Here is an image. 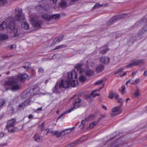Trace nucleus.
Instances as JSON below:
<instances>
[{
	"label": "nucleus",
	"mask_w": 147,
	"mask_h": 147,
	"mask_svg": "<svg viewBox=\"0 0 147 147\" xmlns=\"http://www.w3.org/2000/svg\"><path fill=\"white\" fill-rule=\"evenodd\" d=\"M68 79L67 80H62L60 83L57 82L53 91L54 93H59L61 88H68L70 87H74L78 84V82L75 80L77 77V73L75 71L73 70L70 72L67 73Z\"/></svg>",
	"instance_id": "f257e3e1"
},
{
	"label": "nucleus",
	"mask_w": 147,
	"mask_h": 147,
	"mask_svg": "<svg viewBox=\"0 0 147 147\" xmlns=\"http://www.w3.org/2000/svg\"><path fill=\"white\" fill-rule=\"evenodd\" d=\"M28 77L26 74H20L16 78H13L10 79L4 83V87L7 90L11 88V90L15 91L20 89V84L19 83V80L23 81Z\"/></svg>",
	"instance_id": "f03ea898"
},
{
	"label": "nucleus",
	"mask_w": 147,
	"mask_h": 147,
	"mask_svg": "<svg viewBox=\"0 0 147 147\" xmlns=\"http://www.w3.org/2000/svg\"><path fill=\"white\" fill-rule=\"evenodd\" d=\"M6 22L3 21L0 25V30L3 31L7 28L10 33L13 34L14 37H18L19 36L18 30L15 26L13 18L9 17L6 18Z\"/></svg>",
	"instance_id": "7ed1b4c3"
},
{
	"label": "nucleus",
	"mask_w": 147,
	"mask_h": 147,
	"mask_svg": "<svg viewBox=\"0 0 147 147\" xmlns=\"http://www.w3.org/2000/svg\"><path fill=\"white\" fill-rule=\"evenodd\" d=\"M15 12L16 14L14 18L11 17L13 19V22L15 24V21L19 22H21L24 19V17L22 13V9L21 8H17L15 9Z\"/></svg>",
	"instance_id": "20e7f679"
},
{
	"label": "nucleus",
	"mask_w": 147,
	"mask_h": 147,
	"mask_svg": "<svg viewBox=\"0 0 147 147\" xmlns=\"http://www.w3.org/2000/svg\"><path fill=\"white\" fill-rule=\"evenodd\" d=\"M126 16L127 14L125 13L114 16L107 22V25L110 26L117 22L119 19L125 17Z\"/></svg>",
	"instance_id": "39448f33"
},
{
	"label": "nucleus",
	"mask_w": 147,
	"mask_h": 147,
	"mask_svg": "<svg viewBox=\"0 0 147 147\" xmlns=\"http://www.w3.org/2000/svg\"><path fill=\"white\" fill-rule=\"evenodd\" d=\"M31 21L33 26L37 28H40L42 24V22L40 20H38L36 18H32L31 19Z\"/></svg>",
	"instance_id": "423d86ee"
},
{
	"label": "nucleus",
	"mask_w": 147,
	"mask_h": 147,
	"mask_svg": "<svg viewBox=\"0 0 147 147\" xmlns=\"http://www.w3.org/2000/svg\"><path fill=\"white\" fill-rule=\"evenodd\" d=\"M144 62V61L142 59L135 60L133 61L127 65L126 67L127 68H129L131 67L134 66H137L138 65Z\"/></svg>",
	"instance_id": "0eeeda50"
},
{
	"label": "nucleus",
	"mask_w": 147,
	"mask_h": 147,
	"mask_svg": "<svg viewBox=\"0 0 147 147\" xmlns=\"http://www.w3.org/2000/svg\"><path fill=\"white\" fill-rule=\"evenodd\" d=\"M32 96H33L34 95H37L39 94L40 91V88L38 86H35L34 88L29 90Z\"/></svg>",
	"instance_id": "6e6552de"
},
{
	"label": "nucleus",
	"mask_w": 147,
	"mask_h": 147,
	"mask_svg": "<svg viewBox=\"0 0 147 147\" xmlns=\"http://www.w3.org/2000/svg\"><path fill=\"white\" fill-rule=\"evenodd\" d=\"M22 97L24 98H31L32 97L30 92L29 89H27L22 94Z\"/></svg>",
	"instance_id": "1a4fd4ad"
},
{
	"label": "nucleus",
	"mask_w": 147,
	"mask_h": 147,
	"mask_svg": "<svg viewBox=\"0 0 147 147\" xmlns=\"http://www.w3.org/2000/svg\"><path fill=\"white\" fill-rule=\"evenodd\" d=\"M59 5L61 7L65 8L68 6L67 4V0H58Z\"/></svg>",
	"instance_id": "9d476101"
},
{
	"label": "nucleus",
	"mask_w": 147,
	"mask_h": 147,
	"mask_svg": "<svg viewBox=\"0 0 147 147\" xmlns=\"http://www.w3.org/2000/svg\"><path fill=\"white\" fill-rule=\"evenodd\" d=\"M83 64L78 63V64L75 67V69H76L77 71L80 74H83L84 72L85 69H84L81 68V67L82 66Z\"/></svg>",
	"instance_id": "9b49d317"
},
{
	"label": "nucleus",
	"mask_w": 147,
	"mask_h": 147,
	"mask_svg": "<svg viewBox=\"0 0 147 147\" xmlns=\"http://www.w3.org/2000/svg\"><path fill=\"white\" fill-rule=\"evenodd\" d=\"M99 59L102 63L107 64L109 63L110 61L109 58L105 56H102L100 57Z\"/></svg>",
	"instance_id": "f8f14e48"
},
{
	"label": "nucleus",
	"mask_w": 147,
	"mask_h": 147,
	"mask_svg": "<svg viewBox=\"0 0 147 147\" xmlns=\"http://www.w3.org/2000/svg\"><path fill=\"white\" fill-rule=\"evenodd\" d=\"M121 138L117 139V142H115V143H114L113 144H112L110 145L109 146H106V147H119L120 146H119V145L122 143L121 142Z\"/></svg>",
	"instance_id": "ddd939ff"
},
{
	"label": "nucleus",
	"mask_w": 147,
	"mask_h": 147,
	"mask_svg": "<svg viewBox=\"0 0 147 147\" xmlns=\"http://www.w3.org/2000/svg\"><path fill=\"white\" fill-rule=\"evenodd\" d=\"M37 10L40 13H42L45 10H47V9L46 7H43V5H39L36 7Z\"/></svg>",
	"instance_id": "4468645a"
},
{
	"label": "nucleus",
	"mask_w": 147,
	"mask_h": 147,
	"mask_svg": "<svg viewBox=\"0 0 147 147\" xmlns=\"http://www.w3.org/2000/svg\"><path fill=\"white\" fill-rule=\"evenodd\" d=\"M106 81V80L105 79H103L102 80H99L97 82H95L94 84V85H100L101 84L102 85V86L100 88L99 90L101 89L105 85V83Z\"/></svg>",
	"instance_id": "2eb2a0df"
},
{
	"label": "nucleus",
	"mask_w": 147,
	"mask_h": 147,
	"mask_svg": "<svg viewBox=\"0 0 147 147\" xmlns=\"http://www.w3.org/2000/svg\"><path fill=\"white\" fill-rule=\"evenodd\" d=\"M81 102V99L79 98L76 99L75 100V102L73 103L74 107H75V108H74V109H77L79 108L80 105L77 104Z\"/></svg>",
	"instance_id": "dca6fc26"
},
{
	"label": "nucleus",
	"mask_w": 147,
	"mask_h": 147,
	"mask_svg": "<svg viewBox=\"0 0 147 147\" xmlns=\"http://www.w3.org/2000/svg\"><path fill=\"white\" fill-rule=\"evenodd\" d=\"M146 22H147V17L142 18L139 22H138L135 23V26H140L141 25L144 24Z\"/></svg>",
	"instance_id": "f3484780"
},
{
	"label": "nucleus",
	"mask_w": 147,
	"mask_h": 147,
	"mask_svg": "<svg viewBox=\"0 0 147 147\" xmlns=\"http://www.w3.org/2000/svg\"><path fill=\"white\" fill-rule=\"evenodd\" d=\"M74 127H73L71 129H68L64 130L61 132V136H64L65 134L69 133L71 130L74 129Z\"/></svg>",
	"instance_id": "a211bd4d"
},
{
	"label": "nucleus",
	"mask_w": 147,
	"mask_h": 147,
	"mask_svg": "<svg viewBox=\"0 0 147 147\" xmlns=\"http://www.w3.org/2000/svg\"><path fill=\"white\" fill-rule=\"evenodd\" d=\"M84 73L88 76H93L94 74V72L89 69H86L85 70Z\"/></svg>",
	"instance_id": "6ab92c4d"
},
{
	"label": "nucleus",
	"mask_w": 147,
	"mask_h": 147,
	"mask_svg": "<svg viewBox=\"0 0 147 147\" xmlns=\"http://www.w3.org/2000/svg\"><path fill=\"white\" fill-rule=\"evenodd\" d=\"M16 120L14 119H12L9 121L7 123L6 126H14L16 124Z\"/></svg>",
	"instance_id": "aec40b11"
},
{
	"label": "nucleus",
	"mask_w": 147,
	"mask_h": 147,
	"mask_svg": "<svg viewBox=\"0 0 147 147\" xmlns=\"http://www.w3.org/2000/svg\"><path fill=\"white\" fill-rule=\"evenodd\" d=\"M6 127L8 131V132L10 133L14 132L18 130L17 128L14 127V126L12 127L6 126Z\"/></svg>",
	"instance_id": "412c9836"
},
{
	"label": "nucleus",
	"mask_w": 147,
	"mask_h": 147,
	"mask_svg": "<svg viewBox=\"0 0 147 147\" xmlns=\"http://www.w3.org/2000/svg\"><path fill=\"white\" fill-rule=\"evenodd\" d=\"M104 69V67L103 65L101 64H100L96 66V70L98 72L102 71Z\"/></svg>",
	"instance_id": "4be33fe9"
},
{
	"label": "nucleus",
	"mask_w": 147,
	"mask_h": 147,
	"mask_svg": "<svg viewBox=\"0 0 147 147\" xmlns=\"http://www.w3.org/2000/svg\"><path fill=\"white\" fill-rule=\"evenodd\" d=\"M121 108L120 106H117L113 108L112 109V113H111V115L114 116L116 115L115 113L118 111Z\"/></svg>",
	"instance_id": "5701e85b"
},
{
	"label": "nucleus",
	"mask_w": 147,
	"mask_h": 147,
	"mask_svg": "<svg viewBox=\"0 0 147 147\" xmlns=\"http://www.w3.org/2000/svg\"><path fill=\"white\" fill-rule=\"evenodd\" d=\"M75 107H72L70 109L67 110V111L64 112L63 113L61 114V115L59 116L57 120L60 118H62L63 116L66 113H69L71 112L72 111L74 110V108H75Z\"/></svg>",
	"instance_id": "b1692460"
},
{
	"label": "nucleus",
	"mask_w": 147,
	"mask_h": 147,
	"mask_svg": "<svg viewBox=\"0 0 147 147\" xmlns=\"http://www.w3.org/2000/svg\"><path fill=\"white\" fill-rule=\"evenodd\" d=\"M33 138L34 140L36 142H39L42 141V139L40 138V136L37 133H36L35 134L33 137Z\"/></svg>",
	"instance_id": "393cba45"
},
{
	"label": "nucleus",
	"mask_w": 147,
	"mask_h": 147,
	"mask_svg": "<svg viewBox=\"0 0 147 147\" xmlns=\"http://www.w3.org/2000/svg\"><path fill=\"white\" fill-rule=\"evenodd\" d=\"M42 17L48 21L51 20V15H49L47 14H44L42 16Z\"/></svg>",
	"instance_id": "a878e982"
},
{
	"label": "nucleus",
	"mask_w": 147,
	"mask_h": 147,
	"mask_svg": "<svg viewBox=\"0 0 147 147\" xmlns=\"http://www.w3.org/2000/svg\"><path fill=\"white\" fill-rule=\"evenodd\" d=\"M42 17L48 21L51 20V15H49L47 14H44L42 16Z\"/></svg>",
	"instance_id": "bb28decb"
},
{
	"label": "nucleus",
	"mask_w": 147,
	"mask_h": 147,
	"mask_svg": "<svg viewBox=\"0 0 147 147\" xmlns=\"http://www.w3.org/2000/svg\"><path fill=\"white\" fill-rule=\"evenodd\" d=\"M8 38V36L7 34H0V40H7Z\"/></svg>",
	"instance_id": "cd10ccee"
},
{
	"label": "nucleus",
	"mask_w": 147,
	"mask_h": 147,
	"mask_svg": "<svg viewBox=\"0 0 147 147\" xmlns=\"http://www.w3.org/2000/svg\"><path fill=\"white\" fill-rule=\"evenodd\" d=\"M114 96L115 99L117 100L118 102L121 103H123L122 98H119V96L117 93H114Z\"/></svg>",
	"instance_id": "c85d7f7f"
},
{
	"label": "nucleus",
	"mask_w": 147,
	"mask_h": 147,
	"mask_svg": "<svg viewBox=\"0 0 147 147\" xmlns=\"http://www.w3.org/2000/svg\"><path fill=\"white\" fill-rule=\"evenodd\" d=\"M30 63L29 62H26L24 64L23 67L26 70H28L30 68Z\"/></svg>",
	"instance_id": "c756f323"
},
{
	"label": "nucleus",
	"mask_w": 147,
	"mask_h": 147,
	"mask_svg": "<svg viewBox=\"0 0 147 147\" xmlns=\"http://www.w3.org/2000/svg\"><path fill=\"white\" fill-rule=\"evenodd\" d=\"M101 49H102V50L101 51L100 53L102 54H105L109 50V49L107 46L105 47H102Z\"/></svg>",
	"instance_id": "7c9ffc66"
},
{
	"label": "nucleus",
	"mask_w": 147,
	"mask_h": 147,
	"mask_svg": "<svg viewBox=\"0 0 147 147\" xmlns=\"http://www.w3.org/2000/svg\"><path fill=\"white\" fill-rule=\"evenodd\" d=\"M22 27L24 29H27L29 28V26L27 23L25 22H22L21 24Z\"/></svg>",
	"instance_id": "2f4dec72"
},
{
	"label": "nucleus",
	"mask_w": 147,
	"mask_h": 147,
	"mask_svg": "<svg viewBox=\"0 0 147 147\" xmlns=\"http://www.w3.org/2000/svg\"><path fill=\"white\" fill-rule=\"evenodd\" d=\"M51 20L58 19L60 17V16L59 14H55L51 15Z\"/></svg>",
	"instance_id": "473e14b6"
},
{
	"label": "nucleus",
	"mask_w": 147,
	"mask_h": 147,
	"mask_svg": "<svg viewBox=\"0 0 147 147\" xmlns=\"http://www.w3.org/2000/svg\"><path fill=\"white\" fill-rule=\"evenodd\" d=\"M147 30V26H146L143 27L139 31V32L138 33V36L143 34Z\"/></svg>",
	"instance_id": "72a5a7b5"
},
{
	"label": "nucleus",
	"mask_w": 147,
	"mask_h": 147,
	"mask_svg": "<svg viewBox=\"0 0 147 147\" xmlns=\"http://www.w3.org/2000/svg\"><path fill=\"white\" fill-rule=\"evenodd\" d=\"M26 106V104L25 103L23 102L21 104H20L17 107V109L18 110H20L21 109H24Z\"/></svg>",
	"instance_id": "f704fd0d"
},
{
	"label": "nucleus",
	"mask_w": 147,
	"mask_h": 147,
	"mask_svg": "<svg viewBox=\"0 0 147 147\" xmlns=\"http://www.w3.org/2000/svg\"><path fill=\"white\" fill-rule=\"evenodd\" d=\"M63 37V36H61L59 37L56 38L53 41V44H55L57 42H59L60 41L62 40V39Z\"/></svg>",
	"instance_id": "c9c22d12"
},
{
	"label": "nucleus",
	"mask_w": 147,
	"mask_h": 147,
	"mask_svg": "<svg viewBox=\"0 0 147 147\" xmlns=\"http://www.w3.org/2000/svg\"><path fill=\"white\" fill-rule=\"evenodd\" d=\"M97 123L98 122L97 121H95L91 123L89 125V127L88 128V129H89L91 128H93L95 126L97 125Z\"/></svg>",
	"instance_id": "e433bc0d"
},
{
	"label": "nucleus",
	"mask_w": 147,
	"mask_h": 147,
	"mask_svg": "<svg viewBox=\"0 0 147 147\" xmlns=\"http://www.w3.org/2000/svg\"><path fill=\"white\" fill-rule=\"evenodd\" d=\"M86 80V78L85 76L81 75L80 76L79 78V80L80 81L83 82Z\"/></svg>",
	"instance_id": "4c0bfd02"
},
{
	"label": "nucleus",
	"mask_w": 147,
	"mask_h": 147,
	"mask_svg": "<svg viewBox=\"0 0 147 147\" xmlns=\"http://www.w3.org/2000/svg\"><path fill=\"white\" fill-rule=\"evenodd\" d=\"M53 134L56 136L57 137H59L61 136V132H59L58 131H53Z\"/></svg>",
	"instance_id": "58836bf2"
},
{
	"label": "nucleus",
	"mask_w": 147,
	"mask_h": 147,
	"mask_svg": "<svg viewBox=\"0 0 147 147\" xmlns=\"http://www.w3.org/2000/svg\"><path fill=\"white\" fill-rule=\"evenodd\" d=\"M125 86L124 85L122 86L121 89H119V90L121 93L122 94H123L125 93Z\"/></svg>",
	"instance_id": "ea45409f"
},
{
	"label": "nucleus",
	"mask_w": 147,
	"mask_h": 147,
	"mask_svg": "<svg viewBox=\"0 0 147 147\" xmlns=\"http://www.w3.org/2000/svg\"><path fill=\"white\" fill-rule=\"evenodd\" d=\"M117 137V136H114L113 138H111L108 141H107L106 142V143L104 144L105 145H109L111 144V140L113 139L114 138Z\"/></svg>",
	"instance_id": "a19ab883"
},
{
	"label": "nucleus",
	"mask_w": 147,
	"mask_h": 147,
	"mask_svg": "<svg viewBox=\"0 0 147 147\" xmlns=\"http://www.w3.org/2000/svg\"><path fill=\"white\" fill-rule=\"evenodd\" d=\"M66 47V45H60L57 47L55 49H54V50H55L57 49L63 48H65Z\"/></svg>",
	"instance_id": "79ce46f5"
},
{
	"label": "nucleus",
	"mask_w": 147,
	"mask_h": 147,
	"mask_svg": "<svg viewBox=\"0 0 147 147\" xmlns=\"http://www.w3.org/2000/svg\"><path fill=\"white\" fill-rule=\"evenodd\" d=\"M134 94L135 96L136 97L139 96L140 95V92L138 89H137L136 92L134 93Z\"/></svg>",
	"instance_id": "37998d69"
},
{
	"label": "nucleus",
	"mask_w": 147,
	"mask_h": 147,
	"mask_svg": "<svg viewBox=\"0 0 147 147\" xmlns=\"http://www.w3.org/2000/svg\"><path fill=\"white\" fill-rule=\"evenodd\" d=\"M123 68H121L118 69H117L116 71L115 72L114 74H116L119 73L121 72V71L123 70Z\"/></svg>",
	"instance_id": "c03bdc74"
},
{
	"label": "nucleus",
	"mask_w": 147,
	"mask_h": 147,
	"mask_svg": "<svg viewBox=\"0 0 147 147\" xmlns=\"http://www.w3.org/2000/svg\"><path fill=\"white\" fill-rule=\"evenodd\" d=\"M7 2L6 0H0V6L5 4Z\"/></svg>",
	"instance_id": "a18cd8bd"
},
{
	"label": "nucleus",
	"mask_w": 147,
	"mask_h": 147,
	"mask_svg": "<svg viewBox=\"0 0 147 147\" xmlns=\"http://www.w3.org/2000/svg\"><path fill=\"white\" fill-rule=\"evenodd\" d=\"M132 78H131V79L130 80H129L127 81L126 83V85H127L129 83H130L131 84H133V83H134V81L132 80Z\"/></svg>",
	"instance_id": "49530a36"
},
{
	"label": "nucleus",
	"mask_w": 147,
	"mask_h": 147,
	"mask_svg": "<svg viewBox=\"0 0 147 147\" xmlns=\"http://www.w3.org/2000/svg\"><path fill=\"white\" fill-rule=\"evenodd\" d=\"M114 96V94L112 92H110L109 94V97L111 99H112Z\"/></svg>",
	"instance_id": "de8ad7c7"
},
{
	"label": "nucleus",
	"mask_w": 147,
	"mask_h": 147,
	"mask_svg": "<svg viewBox=\"0 0 147 147\" xmlns=\"http://www.w3.org/2000/svg\"><path fill=\"white\" fill-rule=\"evenodd\" d=\"M44 69L42 67L39 68L38 70V72L40 73H43L44 72Z\"/></svg>",
	"instance_id": "09e8293b"
},
{
	"label": "nucleus",
	"mask_w": 147,
	"mask_h": 147,
	"mask_svg": "<svg viewBox=\"0 0 147 147\" xmlns=\"http://www.w3.org/2000/svg\"><path fill=\"white\" fill-rule=\"evenodd\" d=\"M101 7H102L101 5L98 3H96L95 5L93 7V8L94 9H96Z\"/></svg>",
	"instance_id": "8fccbe9b"
},
{
	"label": "nucleus",
	"mask_w": 147,
	"mask_h": 147,
	"mask_svg": "<svg viewBox=\"0 0 147 147\" xmlns=\"http://www.w3.org/2000/svg\"><path fill=\"white\" fill-rule=\"evenodd\" d=\"M77 143V142H76L74 143H73L71 144H69V145H68L66 147H72V146H75Z\"/></svg>",
	"instance_id": "3c124183"
},
{
	"label": "nucleus",
	"mask_w": 147,
	"mask_h": 147,
	"mask_svg": "<svg viewBox=\"0 0 147 147\" xmlns=\"http://www.w3.org/2000/svg\"><path fill=\"white\" fill-rule=\"evenodd\" d=\"M5 102V100L1 99H0V107L3 105Z\"/></svg>",
	"instance_id": "603ef678"
},
{
	"label": "nucleus",
	"mask_w": 147,
	"mask_h": 147,
	"mask_svg": "<svg viewBox=\"0 0 147 147\" xmlns=\"http://www.w3.org/2000/svg\"><path fill=\"white\" fill-rule=\"evenodd\" d=\"M30 98H28V99L26 100L24 102V103H25L26 104V106L28 105H29L30 104Z\"/></svg>",
	"instance_id": "864d4df0"
},
{
	"label": "nucleus",
	"mask_w": 147,
	"mask_h": 147,
	"mask_svg": "<svg viewBox=\"0 0 147 147\" xmlns=\"http://www.w3.org/2000/svg\"><path fill=\"white\" fill-rule=\"evenodd\" d=\"M45 130L47 131V134L46 135H47V134L49 133H51L52 134H53V131H52L51 130H50L49 129H47Z\"/></svg>",
	"instance_id": "5fc2aeb1"
},
{
	"label": "nucleus",
	"mask_w": 147,
	"mask_h": 147,
	"mask_svg": "<svg viewBox=\"0 0 147 147\" xmlns=\"http://www.w3.org/2000/svg\"><path fill=\"white\" fill-rule=\"evenodd\" d=\"M42 107H41L38 108L35 111V112H38V111H42Z\"/></svg>",
	"instance_id": "6e6d98bb"
},
{
	"label": "nucleus",
	"mask_w": 147,
	"mask_h": 147,
	"mask_svg": "<svg viewBox=\"0 0 147 147\" xmlns=\"http://www.w3.org/2000/svg\"><path fill=\"white\" fill-rule=\"evenodd\" d=\"M94 119V116L92 115H90L89 116L88 118V120L90 121L93 120Z\"/></svg>",
	"instance_id": "4d7b16f0"
},
{
	"label": "nucleus",
	"mask_w": 147,
	"mask_h": 147,
	"mask_svg": "<svg viewBox=\"0 0 147 147\" xmlns=\"http://www.w3.org/2000/svg\"><path fill=\"white\" fill-rule=\"evenodd\" d=\"M105 115H102L98 119V120L97 121L98 122V123L100 121V120L104 118L105 117Z\"/></svg>",
	"instance_id": "13d9d810"
},
{
	"label": "nucleus",
	"mask_w": 147,
	"mask_h": 147,
	"mask_svg": "<svg viewBox=\"0 0 147 147\" xmlns=\"http://www.w3.org/2000/svg\"><path fill=\"white\" fill-rule=\"evenodd\" d=\"M139 81V79L138 78H136L135 80L134 81V83H133V84H137Z\"/></svg>",
	"instance_id": "bf43d9fd"
},
{
	"label": "nucleus",
	"mask_w": 147,
	"mask_h": 147,
	"mask_svg": "<svg viewBox=\"0 0 147 147\" xmlns=\"http://www.w3.org/2000/svg\"><path fill=\"white\" fill-rule=\"evenodd\" d=\"M51 2H52L53 3H55L58 0H50ZM46 0H42V1L43 2L44 1H45Z\"/></svg>",
	"instance_id": "052dcab7"
},
{
	"label": "nucleus",
	"mask_w": 147,
	"mask_h": 147,
	"mask_svg": "<svg viewBox=\"0 0 147 147\" xmlns=\"http://www.w3.org/2000/svg\"><path fill=\"white\" fill-rule=\"evenodd\" d=\"M123 74H120L119 76H118V77H121L123 76H125L126 74V73L125 72H123Z\"/></svg>",
	"instance_id": "680f3d73"
},
{
	"label": "nucleus",
	"mask_w": 147,
	"mask_h": 147,
	"mask_svg": "<svg viewBox=\"0 0 147 147\" xmlns=\"http://www.w3.org/2000/svg\"><path fill=\"white\" fill-rule=\"evenodd\" d=\"M16 46L15 45H11L8 46L9 48H10V49H12V48H14V47H15Z\"/></svg>",
	"instance_id": "e2e57ef3"
},
{
	"label": "nucleus",
	"mask_w": 147,
	"mask_h": 147,
	"mask_svg": "<svg viewBox=\"0 0 147 147\" xmlns=\"http://www.w3.org/2000/svg\"><path fill=\"white\" fill-rule=\"evenodd\" d=\"M98 90H93L91 93V95L93 96L94 95V93L96 92H97Z\"/></svg>",
	"instance_id": "0e129e2a"
},
{
	"label": "nucleus",
	"mask_w": 147,
	"mask_h": 147,
	"mask_svg": "<svg viewBox=\"0 0 147 147\" xmlns=\"http://www.w3.org/2000/svg\"><path fill=\"white\" fill-rule=\"evenodd\" d=\"M8 109H9L11 111V113H13L14 111V109L12 107H11L10 106L8 107Z\"/></svg>",
	"instance_id": "69168bd1"
},
{
	"label": "nucleus",
	"mask_w": 147,
	"mask_h": 147,
	"mask_svg": "<svg viewBox=\"0 0 147 147\" xmlns=\"http://www.w3.org/2000/svg\"><path fill=\"white\" fill-rule=\"evenodd\" d=\"M87 118H86L85 120H82L81 122V124L83 125H85V121L87 120Z\"/></svg>",
	"instance_id": "338daca9"
},
{
	"label": "nucleus",
	"mask_w": 147,
	"mask_h": 147,
	"mask_svg": "<svg viewBox=\"0 0 147 147\" xmlns=\"http://www.w3.org/2000/svg\"><path fill=\"white\" fill-rule=\"evenodd\" d=\"M33 116L32 114H30L28 116V118L29 119H32L33 118Z\"/></svg>",
	"instance_id": "774afa93"
}]
</instances>
